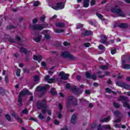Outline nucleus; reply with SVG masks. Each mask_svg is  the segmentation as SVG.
<instances>
[{
    "label": "nucleus",
    "instance_id": "43",
    "mask_svg": "<svg viewBox=\"0 0 130 130\" xmlns=\"http://www.w3.org/2000/svg\"><path fill=\"white\" fill-rule=\"evenodd\" d=\"M71 100H73V96H70L69 98L68 101L67 102V104H69V103H70Z\"/></svg>",
    "mask_w": 130,
    "mask_h": 130
},
{
    "label": "nucleus",
    "instance_id": "64",
    "mask_svg": "<svg viewBox=\"0 0 130 130\" xmlns=\"http://www.w3.org/2000/svg\"><path fill=\"white\" fill-rule=\"evenodd\" d=\"M61 130H68V128L67 127H66L64 128L61 129Z\"/></svg>",
    "mask_w": 130,
    "mask_h": 130
},
{
    "label": "nucleus",
    "instance_id": "21",
    "mask_svg": "<svg viewBox=\"0 0 130 130\" xmlns=\"http://www.w3.org/2000/svg\"><path fill=\"white\" fill-rule=\"evenodd\" d=\"M110 119V116H108L107 118L103 119L101 120V121H102V122H106L107 121H109Z\"/></svg>",
    "mask_w": 130,
    "mask_h": 130
},
{
    "label": "nucleus",
    "instance_id": "29",
    "mask_svg": "<svg viewBox=\"0 0 130 130\" xmlns=\"http://www.w3.org/2000/svg\"><path fill=\"white\" fill-rule=\"evenodd\" d=\"M77 29H80V28L83 27V24L81 23H78L76 24Z\"/></svg>",
    "mask_w": 130,
    "mask_h": 130
},
{
    "label": "nucleus",
    "instance_id": "12",
    "mask_svg": "<svg viewBox=\"0 0 130 130\" xmlns=\"http://www.w3.org/2000/svg\"><path fill=\"white\" fill-rule=\"evenodd\" d=\"M93 32L91 30H82V35L89 36L92 35Z\"/></svg>",
    "mask_w": 130,
    "mask_h": 130
},
{
    "label": "nucleus",
    "instance_id": "2",
    "mask_svg": "<svg viewBox=\"0 0 130 130\" xmlns=\"http://www.w3.org/2000/svg\"><path fill=\"white\" fill-rule=\"evenodd\" d=\"M25 95H32V93L30 92L29 90L26 89L25 90H23L20 93V94L18 96V102L19 103V106H22L23 104H22V98L23 96H25Z\"/></svg>",
    "mask_w": 130,
    "mask_h": 130
},
{
    "label": "nucleus",
    "instance_id": "23",
    "mask_svg": "<svg viewBox=\"0 0 130 130\" xmlns=\"http://www.w3.org/2000/svg\"><path fill=\"white\" fill-rule=\"evenodd\" d=\"M108 68H109V65L101 66V69L103 70H108Z\"/></svg>",
    "mask_w": 130,
    "mask_h": 130
},
{
    "label": "nucleus",
    "instance_id": "61",
    "mask_svg": "<svg viewBox=\"0 0 130 130\" xmlns=\"http://www.w3.org/2000/svg\"><path fill=\"white\" fill-rule=\"evenodd\" d=\"M48 114L49 115H51V111H50V110H48Z\"/></svg>",
    "mask_w": 130,
    "mask_h": 130
},
{
    "label": "nucleus",
    "instance_id": "7",
    "mask_svg": "<svg viewBox=\"0 0 130 130\" xmlns=\"http://www.w3.org/2000/svg\"><path fill=\"white\" fill-rule=\"evenodd\" d=\"M61 56H62V57H69L70 59H74L75 58V57L73 55L70 54L67 52H62L61 53Z\"/></svg>",
    "mask_w": 130,
    "mask_h": 130
},
{
    "label": "nucleus",
    "instance_id": "48",
    "mask_svg": "<svg viewBox=\"0 0 130 130\" xmlns=\"http://www.w3.org/2000/svg\"><path fill=\"white\" fill-rule=\"evenodd\" d=\"M22 113H23L24 114H27V113H28V111L27 110V109H24L22 111Z\"/></svg>",
    "mask_w": 130,
    "mask_h": 130
},
{
    "label": "nucleus",
    "instance_id": "53",
    "mask_svg": "<svg viewBox=\"0 0 130 130\" xmlns=\"http://www.w3.org/2000/svg\"><path fill=\"white\" fill-rule=\"evenodd\" d=\"M14 28V26L13 25H10L7 27V29H13Z\"/></svg>",
    "mask_w": 130,
    "mask_h": 130
},
{
    "label": "nucleus",
    "instance_id": "62",
    "mask_svg": "<svg viewBox=\"0 0 130 130\" xmlns=\"http://www.w3.org/2000/svg\"><path fill=\"white\" fill-rule=\"evenodd\" d=\"M115 127H120V125H119V124H116V125H115Z\"/></svg>",
    "mask_w": 130,
    "mask_h": 130
},
{
    "label": "nucleus",
    "instance_id": "33",
    "mask_svg": "<svg viewBox=\"0 0 130 130\" xmlns=\"http://www.w3.org/2000/svg\"><path fill=\"white\" fill-rule=\"evenodd\" d=\"M20 73H21V70H20V69H18L17 71L16 72V75H17V77H20Z\"/></svg>",
    "mask_w": 130,
    "mask_h": 130
},
{
    "label": "nucleus",
    "instance_id": "24",
    "mask_svg": "<svg viewBox=\"0 0 130 130\" xmlns=\"http://www.w3.org/2000/svg\"><path fill=\"white\" fill-rule=\"evenodd\" d=\"M85 76L87 79H91L92 78V76L90 74V73L86 72L85 73Z\"/></svg>",
    "mask_w": 130,
    "mask_h": 130
},
{
    "label": "nucleus",
    "instance_id": "28",
    "mask_svg": "<svg viewBox=\"0 0 130 130\" xmlns=\"http://www.w3.org/2000/svg\"><path fill=\"white\" fill-rule=\"evenodd\" d=\"M55 32H56V33H62V32H64V30H63V29H55Z\"/></svg>",
    "mask_w": 130,
    "mask_h": 130
},
{
    "label": "nucleus",
    "instance_id": "17",
    "mask_svg": "<svg viewBox=\"0 0 130 130\" xmlns=\"http://www.w3.org/2000/svg\"><path fill=\"white\" fill-rule=\"evenodd\" d=\"M101 38V43H102L103 44L106 43V39H107V37L105 36H102Z\"/></svg>",
    "mask_w": 130,
    "mask_h": 130
},
{
    "label": "nucleus",
    "instance_id": "11",
    "mask_svg": "<svg viewBox=\"0 0 130 130\" xmlns=\"http://www.w3.org/2000/svg\"><path fill=\"white\" fill-rule=\"evenodd\" d=\"M45 81L46 82H47V83H49V84H51V83H53L54 81V78H50L49 76L47 75L46 77H45Z\"/></svg>",
    "mask_w": 130,
    "mask_h": 130
},
{
    "label": "nucleus",
    "instance_id": "30",
    "mask_svg": "<svg viewBox=\"0 0 130 130\" xmlns=\"http://www.w3.org/2000/svg\"><path fill=\"white\" fill-rule=\"evenodd\" d=\"M120 28H126L127 27V24L125 23H122L120 25Z\"/></svg>",
    "mask_w": 130,
    "mask_h": 130
},
{
    "label": "nucleus",
    "instance_id": "5",
    "mask_svg": "<svg viewBox=\"0 0 130 130\" xmlns=\"http://www.w3.org/2000/svg\"><path fill=\"white\" fill-rule=\"evenodd\" d=\"M112 13H115V14H118L120 17H124V14L121 12L120 9H118L117 6H116L115 8L112 9Z\"/></svg>",
    "mask_w": 130,
    "mask_h": 130
},
{
    "label": "nucleus",
    "instance_id": "32",
    "mask_svg": "<svg viewBox=\"0 0 130 130\" xmlns=\"http://www.w3.org/2000/svg\"><path fill=\"white\" fill-rule=\"evenodd\" d=\"M96 16H97V17H98L99 18V19H100L101 20H103V16L102 15H101V14L96 13Z\"/></svg>",
    "mask_w": 130,
    "mask_h": 130
},
{
    "label": "nucleus",
    "instance_id": "1",
    "mask_svg": "<svg viewBox=\"0 0 130 130\" xmlns=\"http://www.w3.org/2000/svg\"><path fill=\"white\" fill-rule=\"evenodd\" d=\"M37 107L39 109H42V111L43 114L40 113L38 115L39 118L40 119H44L45 117L44 116V114L46 113V110H47V107H46V101L45 100L43 101L42 103L40 104L38 103L37 104Z\"/></svg>",
    "mask_w": 130,
    "mask_h": 130
},
{
    "label": "nucleus",
    "instance_id": "15",
    "mask_svg": "<svg viewBox=\"0 0 130 130\" xmlns=\"http://www.w3.org/2000/svg\"><path fill=\"white\" fill-rule=\"evenodd\" d=\"M77 121V116L76 115H73L71 117V122L75 124Z\"/></svg>",
    "mask_w": 130,
    "mask_h": 130
},
{
    "label": "nucleus",
    "instance_id": "59",
    "mask_svg": "<svg viewBox=\"0 0 130 130\" xmlns=\"http://www.w3.org/2000/svg\"><path fill=\"white\" fill-rule=\"evenodd\" d=\"M85 93H86V94H90V90H85Z\"/></svg>",
    "mask_w": 130,
    "mask_h": 130
},
{
    "label": "nucleus",
    "instance_id": "54",
    "mask_svg": "<svg viewBox=\"0 0 130 130\" xmlns=\"http://www.w3.org/2000/svg\"><path fill=\"white\" fill-rule=\"evenodd\" d=\"M91 79H93V80H96V75H93L92 76H91Z\"/></svg>",
    "mask_w": 130,
    "mask_h": 130
},
{
    "label": "nucleus",
    "instance_id": "40",
    "mask_svg": "<svg viewBox=\"0 0 130 130\" xmlns=\"http://www.w3.org/2000/svg\"><path fill=\"white\" fill-rule=\"evenodd\" d=\"M114 106L116 108H119V104H118L117 103H114Z\"/></svg>",
    "mask_w": 130,
    "mask_h": 130
},
{
    "label": "nucleus",
    "instance_id": "13",
    "mask_svg": "<svg viewBox=\"0 0 130 130\" xmlns=\"http://www.w3.org/2000/svg\"><path fill=\"white\" fill-rule=\"evenodd\" d=\"M101 126H99L98 127V130H105V129H110V126L109 125H104L103 126V129H101Z\"/></svg>",
    "mask_w": 130,
    "mask_h": 130
},
{
    "label": "nucleus",
    "instance_id": "25",
    "mask_svg": "<svg viewBox=\"0 0 130 130\" xmlns=\"http://www.w3.org/2000/svg\"><path fill=\"white\" fill-rule=\"evenodd\" d=\"M6 118L9 121H11L12 120V119L11 118V116H10L9 114H6L5 115Z\"/></svg>",
    "mask_w": 130,
    "mask_h": 130
},
{
    "label": "nucleus",
    "instance_id": "49",
    "mask_svg": "<svg viewBox=\"0 0 130 130\" xmlns=\"http://www.w3.org/2000/svg\"><path fill=\"white\" fill-rule=\"evenodd\" d=\"M45 39L48 40V39H49V38H50V36H49V35H45Z\"/></svg>",
    "mask_w": 130,
    "mask_h": 130
},
{
    "label": "nucleus",
    "instance_id": "16",
    "mask_svg": "<svg viewBox=\"0 0 130 130\" xmlns=\"http://www.w3.org/2000/svg\"><path fill=\"white\" fill-rule=\"evenodd\" d=\"M12 115L13 116H14V117H15V118H16V119H17V120H18V121H19V122H20V123H21V122H22V119H21V118H20V117L17 116L16 115V114H15V113H12Z\"/></svg>",
    "mask_w": 130,
    "mask_h": 130
},
{
    "label": "nucleus",
    "instance_id": "56",
    "mask_svg": "<svg viewBox=\"0 0 130 130\" xmlns=\"http://www.w3.org/2000/svg\"><path fill=\"white\" fill-rule=\"evenodd\" d=\"M120 122V119H117V120H116L115 121V122L116 123H118V122Z\"/></svg>",
    "mask_w": 130,
    "mask_h": 130
},
{
    "label": "nucleus",
    "instance_id": "50",
    "mask_svg": "<svg viewBox=\"0 0 130 130\" xmlns=\"http://www.w3.org/2000/svg\"><path fill=\"white\" fill-rule=\"evenodd\" d=\"M54 123L55 124L58 125V124H59V122L58 121H57V120H55L54 121Z\"/></svg>",
    "mask_w": 130,
    "mask_h": 130
},
{
    "label": "nucleus",
    "instance_id": "60",
    "mask_svg": "<svg viewBox=\"0 0 130 130\" xmlns=\"http://www.w3.org/2000/svg\"><path fill=\"white\" fill-rule=\"evenodd\" d=\"M70 87H71V85H70V84H66V88L67 89H69V88H70Z\"/></svg>",
    "mask_w": 130,
    "mask_h": 130
},
{
    "label": "nucleus",
    "instance_id": "42",
    "mask_svg": "<svg viewBox=\"0 0 130 130\" xmlns=\"http://www.w3.org/2000/svg\"><path fill=\"white\" fill-rule=\"evenodd\" d=\"M41 65L42 66V67H43L44 68H46V62H44V61H42L41 62Z\"/></svg>",
    "mask_w": 130,
    "mask_h": 130
},
{
    "label": "nucleus",
    "instance_id": "55",
    "mask_svg": "<svg viewBox=\"0 0 130 130\" xmlns=\"http://www.w3.org/2000/svg\"><path fill=\"white\" fill-rule=\"evenodd\" d=\"M30 120H33L34 121H37V119H35V118H33V117H31V118H30Z\"/></svg>",
    "mask_w": 130,
    "mask_h": 130
},
{
    "label": "nucleus",
    "instance_id": "45",
    "mask_svg": "<svg viewBox=\"0 0 130 130\" xmlns=\"http://www.w3.org/2000/svg\"><path fill=\"white\" fill-rule=\"evenodd\" d=\"M111 52L112 54H115V53L116 52V49H114L112 50Z\"/></svg>",
    "mask_w": 130,
    "mask_h": 130
},
{
    "label": "nucleus",
    "instance_id": "46",
    "mask_svg": "<svg viewBox=\"0 0 130 130\" xmlns=\"http://www.w3.org/2000/svg\"><path fill=\"white\" fill-rule=\"evenodd\" d=\"M0 93L2 95H3V93H5V90L2 87H0Z\"/></svg>",
    "mask_w": 130,
    "mask_h": 130
},
{
    "label": "nucleus",
    "instance_id": "38",
    "mask_svg": "<svg viewBox=\"0 0 130 130\" xmlns=\"http://www.w3.org/2000/svg\"><path fill=\"white\" fill-rule=\"evenodd\" d=\"M51 93L52 95H55V94H56V93L54 92V88H51Z\"/></svg>",
    "mask_w": 130,
    "mask_h": 130
},
{
    "label": "nucleus",
    "instance_id": "52",
    "mask_svg": "<svg viewBox=\"0 0 130 130\" xmlns=\"http://www.w3.org/2000/svg\"><path fill=\"white\" fill-rule=\"evenodd\" d=\"M37 18H35L33 20H32V23L33 24H36V23H37Z\"/></svg>",
    "mask_w": 130,
    "mask_h": 130
},
{
    "label": "nucleus",
    "instance_id": "3",
    "mask_svg": "<svg viewBox=\"0 0 130 130\" xmlns=\"http://www.w3.org/2000/svg\"><path fill=\"white\" fill-rule=\"evenodd\" d=\"M128 98L127 97H124V96H120L118 100V101H122L123 103V106L124 107H127V108H128V109H130V106L128 104Z\"/></svg>",
    "mask_w": 130,
    "mask_h": 130
},
{
    "label": "nucleus",
    "instance_id": "20",
    "mask_svg": "<svg viewBox=\"0 0 130 130\" xmlns=\"http://www.w3.org/2000/svg\"><path fill=\"white\" fill-rule=\"evenodd\" d=\"M56 26L57 27H59V28H62V27H64V24L62 22H57L56 23Z\"/></svg>",
    "mask_w": 130,
    "mask_h": 130
},
{
    "label": "nucleus",
    "instance_id": "39",
    "mask_svg": "<svg viewBox=\"0 0 130 130\" xmlns=\"http://www.w3.org/2000/svg\"><path fill=\"white\" fill-rule=\"evenodd\" d=\"M45 15H43L40 18V20L42 22H43V21H44V20H45Z\"/></svg>",
    "mask_w": 130,
    "mask_h": 130
},
{
    "label": "nucleus",
    "instance_id": "44",
    "mask_svg": "<svg viewBox=\"0 0 130 130\" xmlns=\"http://www.w3.org/2000/svg\"><path fill=\"white\" fill-rule=\"evenodd\" d=\"M63 45H64V46H69V45H70V43H69L68 42H64L63 43Z\"/></svg>",
    "mask_w": 130,
    "mask_h": 130
},
{
    "label": "nucleus",
    "instance_id": "63",
    "mask_svg": "<svg viewBox=\"0 0 130 130\" xmlns=\"http://www.w3.org/2000/svg\"><path fill=\"white\" fill-rule=\"evenodd\" d=\"M126 80V81H130V77H127Z\"/></svg>",
    "mask_w": 130,
    "mask_h": 130
},
{
    "label": "nucleus",
    "instance_id": "31",
    "mask_svg": "<svg viewBox=\"0 0 130 130\" xmlns=\"http://www.w3.org/2000/svg\"><path fill=\"white\" fill-rule=\"evenodd\" d=\"M99 49H100V50H105V48L103 45H100L99 46Z\"/></svg>",
    "mask_w": 130,
    "mask_h": 130
},
{
    "label": "nucleus",
    "instance_id": "36",
    "mask_svg": "<svg viewBox=\"0 0 130 130\" xmlns=\"http://www.w3.org/2000/svg\"><path fill=\"white\" fill-rule=\"evenodd\" d=\"M53 73H54V71H53V70H52V69H50V70L48 71V74H49V75H52V74H53Z\"/></svg>",
    "mask_w": 130,
    "mask_h": 130
},
{
    "label": "nucleus",
    "instance_id": "10",
    "mask_svg": "<svg viewBox=\"0 0 130 130\" xmlns=\"http://www.w3.org/2000/svg\"><path fill=\"white\" fill-rule=\"evenodd\" d=\"M128 61H129L128 60H122L121 67L123 69H127V70H128L129 69H130L129 64H125V63L128 62Z\"/></svg>",
    "mask_w": 130,
    "mask_h": 130
},
{
    "label": "nucleus",
    "instance_id": "14",
    "mask_svg": "<svg viewBox=\"0 0 130 130\" xmlns=\"http://www.w3.org/2000/svg\"><path fill=\"white\" fill-rule=\"evenodd\" d=\"M34 59L35 60H38V61H41V59H42V56L41 55H35L34 56Z\"/></svg>",
    "mask_w": 130,
    "mask_h": 130
},
{
    "label": "nucleus",
    "instance_id": "8",
    "mask_svg": "<svg viewBox=\"0 0 130 130\" xmlns=\"http://www.w3.org/2000/svg\"><path fill=\"white\" fill-rule=\"evenodd\" d=\"M59 76L60 77L61 79L63 80H68L69 77H70V74H64V72H62L59 74Z\"/></svg>",
    "mask_w": 130,
    "mask_h": 130
},
{
    "label": "nucleus",
    "instance_id": "6",
    "mask_svg": "<svg viewBox=\"0 0 130 130\" xmlns=\"http://www.w3.org/2000/svg\"><path fill=\"white\" fill-rule=\"evenodd\" d=\"M30 28L31 29H32L33 30H42L43 28H46V26L39 24H37L35 25H30Z\"/></svg>",
    "mask_w": 130,
    "mask_h": 130
},
{
    "label": "nucleus",
    "instance_id": "35",
    "mask_svg": "<svg viewBox=\"0 0 130 130\" xmlns=\"http://www.w3.org/2000/svg\"><path fill=\"white\" fill-rule=\"evenodd\" d=\"M39 2H38V1L37 2H35L34 3V7H38V6H39Z\"/></svg>",
    "mask_w": 130,
    "mask_h": 130
},
{
    "label": "nucleus",
    "instance_id": "26",
    "mask_svg": "<svg viewBox=\"0 0 130 130\" xmlns=\"http://www.w3.org/2000/svg\"><path fill=\"white\" fill-rule=\"evenodd\" d=\"M20 51H21V52H23V53H27V52H28V51L27 50V49L24 48H21Z\"/></svg>",
    "mask_w": 130,
    "mask_h": 130
},
{
    "label": "nucleus",
    "instance_id": "58",
    "mask_svg": "<svg viewBox=\"0 0 130 130\" xmlns=\"http://www.w3.org/2000/svg\"><path fill=\"white\" fill-rule=\"evenodd\" d=\"M59 108L60 110H61V109H62V105H61V104H59Z\"/></svg>",
    "mask_w": 130,
    "mask_h": 130
},
{
    "label": "nucleus",
    "instance_id": "34",
    "mask_svg": "<svg viewBox=\"0 0 130 130\" xmlns=\"http://www.w3.org/2000/svg\"><path fill=\"white\" fill-rule=\"evenodd\" d=\"M72 89L73 92H76V91H78V90L77 89V86H72Z\"/></svg>",
    "mask_w": 130,
    "mask_h": 130
},
{
    "label": "nucleus",
    "instance_id": "4",
    "mask_svg": "<svg viewBox=\"0 0 130 130\" xmlns=\"http://www.w3.org/2000/svg\"><path fill=\"white\" fill-rule=\"evenodd\" d=\"M51 8L53 10H56V11L62 10V9H64V4L62 3H57L56 6H52Z\"/></svg>",
    "mask_w": 130,
    "mask_h": 130
},
{
    "label": "nucleus",
    "instance_id": "47",
    "mask_svg": "<svg viewBox=\"0 0 130 130\" xmlns=\"http://www.w3.org/2000/svg\"><path fill=\"white\" fill-rule=\"evenodd\" d=\"M85 47H89L90 46V43H86L84 44Z\"/></svg>",
    "mask_w": 130,
    "mask_h": 130
},
{
    "label": "nucleus",
    "instance_id": "27",
    "mask_svg": "<svg viewBox=\"0 0 130 130\" xmlns=\"http://www.w3.org/2000/svg\"><path fill=\"white\" fill-rule=\"evenodd\" d=\"M39 79H40V77L38 76H35L34 77V81L36 83L39 81Z\"/></svg>",
    "mask_w": 130,
    "mask_h": 130
},
{
    "label": "nucleus",
    "instance_id": "51",
    "mask_svg": "<svg viewBox=\"0 0 130 130\" xmlns=\"http://www.w3.org/2000/svg\"><path fill=\"white\" fill-rule=\"evenodd\" d=\"M5 79V82L6 83H8L9 82V77L6 76Z\"/></svg>",
    "mask_w": 130,
    "mask_h": 130
},
{
    "label": "nucleus",
    "instance_id": "19",
    "mask_svg": "<svg viewBox=\"0 0 130 130\" xmlns=\"http://www.w3.org/2000/svg\"><path fill=\"white\" fill-rule=\"evenodd\" d=\"M89 0H84L83 1V7L84 8H88L89 7Z\"/></svg>",
    "mask_w": 130,
    "mask_h": 130
},
{
    "label": "nucleus",
    "instance_id": "41",
    "mask_svg": "<svg viewBox=\"0 0 130 130\" xmlns=\"http://www.w3.org/2000/svg\"><path fill=\"white\" fill-rule=\"evenodd\" d=\"M95 0H92V1L90 2V6H94V5H95Z\"/></svg>",
    "mask_w": 130,
    "mask_h": 130
},
{
    "label": "nucleus",
    "instance_id": "9",
    "mask_svg": "<svg viewBox=\"0 0 130 130\" xmlns=\"http://www.w3.org/2000/svg\"><path fill=\"white\" fill-rule=\"evenodd\" d=\"M47 88H49V85H47L45 86L44 87L39 86L36 88V91H41L42 92H46V90H47Z\"/></svg>",
    "mask_w": 130,
    "mask_h": 130
},
{
    "label": "nucleus",
    "instance_id": "37",
    "mask_svg": "<svg viewBox=\"0 0 130 130\" xmlns=\"http://www.w3.org/2000/svg\"><path fill=\"white\" fill-rule=\"evenodd\" d=\"M114 115H115L116 116H119V112L118 111H116L114 112Z\"/></svg>",
    "mask_w": 130,
    "mask_h": 130
},
{
    "label": "nucleus",
    "instance_id": "57",
    "mask_svg": "<svg viewBox=\"0 0 130 130\" xmlns=\"http://www.w3.org/2000/svg\"><path fill=\"white\" fill-rule=\"evenodd\" d=\"M57 117L58 118H61V114H60V113H58Z\"/></svg>",
    "mask_w": 130,
    "mask_h": 130
},
{
    "label": "nucleus",
    "instance_id": "18",
    "mask_svg": "<svg viewBox=\"0 0 130 130\" xmlns=\"http://www.w3.org/2000/svg\"><path fill=\"white\" fill-rule=\"evenodd\" d=\"M41 40V35H37L36 37L34 39L36 42H39Z\"/></svg>",
    "mask_w": 130,
    "mask_h": 130
},
{
    "label": "nucleus",
    "instance_id": "22",
    "mask_svg": "<svg viewBox=\"0 0 130 130\" xmlns=\"http://www.w3.org/2000/svg\"><path fill=\"white\" fill-rule=\"evenodd\" d=\"M106 91H107V92L108 93H111V92H113V94H114V95H116V93L115 92H114V91H111V89H110L109 88H107L106 89Z\"/></svg>",
    "mask_w": 130,
    "mask_h": 130
}]
</instances>
